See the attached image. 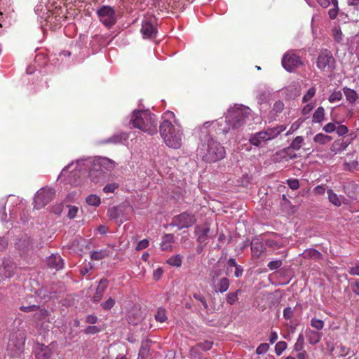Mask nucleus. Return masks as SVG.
Here are the masks:
<instances>
[{
    "label": "nucleus",
    "instance_id": "20e7f679",
    "mask_svg": "<svg viewBox=\"0 0 359 359\" xmlns=\"http://www.w3.org/2000/svg\"><path fill=\"white\" fill-rule=\"evenodd\" d=\"M198 152L204 161L209 163L222 160L226 154L224 147L212 137L207 138L198 148Z\"/></svg>",
    "mask_w": 359,
    "mask_h": 359
},
{
    "label": "nucleus",
    "instance_id": "864d4df0",
    "mask_svg": "<svg viewBox=\"0 0 359 359\" xmlns=\"http://www.w3.org/2000/svg\"><path fill=\"white\" fill-rule=\"evenodd\" d=\"M269 348V345L266 343H262L259 345V346L256 349V353L258 355H262L268 351Z\"/></svg>",
    "mask_w": 359,
    "mask_h": 359
},
{
    "label": "nucleus",
    "instance_id": "49530a36",
    "mask_svg": "<svg viewBox=\"0 0 359 359\" xmlns=\"http://www.w3.org/2000/svg\"><path fill=\"white\" fill-rule=\"evenodd\" d=\"M286 348L287 343L285 341H278L275 346V352L278 355H280L286 349Z\"/></svg>",
    "mask_w": 359,
    "mask_h": 359
},
{
    "label": "nucleus",
    "instance_id": "c9c22d12",
    "mask_svg": "<svg viewBox=\"0 0 359 359\" xmlns=\"http://www.w3.org/2000/svg\"><path fill=\"white\" fill-rule=\"evenodd\" d=\"M166 311L163 308H158L155 314V319L160 323H164L167 320Z\"/></svg>",
    "mask_w": 359,
    "mask_h": 359
},
{
    "label": "nucleus",
    "instance_id": "2eb2a0df",
    "mask_svg": "<svg viewBox=\"0 0 359 359\" xmlns=\"http://www.w3.org/2000/svg\"><path fill=\"white\" fill-rule=\"evenodd\" d=\"M36 359H49L52 352L50 348L43 344H37L34 349Z\"/></svg>",
    "mask_w": 359,
    "mask_h": 359
},
{
    "label": "nucleus",
    "instance_id": "b1692460",
    "mask_svg": "<svg viewBox=\"0 0 359 359\" xmlns=\"http://www.w3.org/2000/svg\"><path fill=\"white\" fill-rule=\"evenodd\" d=\"M174 242V236L172 233L165 234L161 243V247L163 250L170 251L172 250V244Z\"/></svg>",
    "mask_w": 359,
    "mask_h": 359
},
{
    "label": "nucleus",
    "instance_id": "338daca9",
    "mask_svg": "<svg viewBox=\"0 0 359 359\" xmlns=\"http://www.w3.org/2000/svg\"><path fill=\"white\" fill-rule=\"evenodd\" d=\"M325 187L323 184L316 186L313 189V192L316 195H323L325 194Z\"/></svg>",
    "mask_w": 359,
    "mask_h": 359
},
{
    "label": "nucleus",
    "instance_id": "0eeeda50",
    "mask_svg": "<svg viewBox=\"0 0 359 359\" xmlns=\"http://www.w3.org/2000/svg\"><path fill=\"white\" fill-rule=\"evenodd\" d=\"M96 13L100 21L107 28L113 27L117 21L116 11L109 6H101Z\"/></svg>",
    "mask_w": 359,
    "mask_h": 359
},
{
    "label": "nucleus",
    "instance_id": "e2e57ef3",
    "mask_svg": "<svg viewBox=\"0 0 359 359\" xmlns=\"http://www.w3.org/2000/svg\"><path fill=\"white\" fill-rule=\"evenodd\" d=\"M212 346V342L211 341H205L203 343L198 344L197 347L200 348L203 351H208L211 349Z\"/></svg>",
    "mask_w": 359,
    "mask_h": 359
},
{
    "label": "nucleus",
    "instance_id": "72a5a7b5",
    "mask_svg": "<svg viewBox=\"0 0 359 359\" xmlns=\"http://www.w3.org/2000/svg\"><path fill=\"white\" fill-rule=\"evenodd\" d=\"M109 255L107 250L94 251L91 253L90 257L93 260H101Z\"/></svg>",
    "mask_w": 359,
    "mask_h": 359
},
{
    "label": "nucleus",
    "instance_id": "bb28decb",
    "mask_svg": "<svg viewBox=\"0 0 359 359\" xmlns=\"http://www.w3.org/2000/svg\"><path fill=\"white\" fill-rule=\"evenodd\" d=\"M285 128L283 126L268 128L264 132L266 133V136L268 140H271L276 137L280 133L284 131Z\"/></svg>",
    "mask_w": 359,
    "mask_h": 359
},
{
    "label": "nucleus",
    "instance_id": "69168bd1",
    "mask_svg": "<svg viewBox=\"0 0 359 359\" xmlns=\"http://www.w3.org/2000/svg\"><path fill=\"white\" fill-rule=\"evenodd\" d=\"M149 245V241L147 239H143L142 241H140L137 246H136V250H142L146 248H147Z\"/></svg>",
    "mask_w": 359,
    "mask_h": 359
},
{
    "label": "nucleus",
    "instance_id": "423d86ee",
    "mask_svg": "<svg viewBox=\"0 0 359 359\" xmlns=\"http://www.w3.org/2000/svg\"><path fill=\"white\" fill-rule=\"evenodd\" d=\"M337 62L333 54L328 49H323L316 59L318 69L323 73L332 74L336 69Z\"/></svg>",
    "mask_w": 359,
    "mask_h": 359
},
{
    "label": "nucleus",
    "instance_id": "a211bd4d",
    "mask_svg": "<svg viewBox=\"0 0 359 359\" xmlns=\"http://www.w3.org/2000/svg\"><path fill=\"white\" fill-rule=\"evenodd\" d=\"M8 351L12 357H18L24 350V342L21 341L17 345L15 344L13 340H10L8 345Z\"/></svg>",
    "mask_w": 359,
    "mask_h": 359
},
{
    "label": "nucleus",
    "instance_id": "1a4fd4ad",
    "mask_svg": "<svg viewBox=\"0 0 359 359\" xmlns=\"http://www.w3.org/2000/svg\"><path fill=\"white\" fill-rule=\"evenodd\" d=\"M196 222L194 215L184 212L173 217L171 225L177 226L179 229L189 228Z\"/></svg>",
    "mask_w": 359,
    "mask_h": 359
},
{
    "label": "nucleus",
    "instance_id": "4c0bfd02",
    "mask_svg": "<svg viewBox=\"0 0 359 359\" xmlns=\"http://www.w3.org/2000/svg\"><path fill=\"white\" fill-rule=\"evenodd\" d=\"M304 140L302 136H297L290 144V147L296 151L300 149L304 142Z\"/></svg>",
    "mask_w": 359,
    "mask_h": 359
},
{
    "label": "nucleus",
    "instance_id": "9b49d317",
    "mask_svg": "<svg viewBox=\"0 0 359 359\" xmlns=\"http://www.w3.org/2000/svg\"><path fill=\"white\" fill-rule=\"evenodd\" d=\"M210 232V226L206 223L196 226L195 228V234L196 236L197 241L201 243H206L210 238L215 236L211 235Z\"/></svg>",
    "mask_w": 359,
    "mask_h": 359
},
{
    "label": "nucleus",
    "instance_id": "13d9d810",
    "mask_svg": "<svg viewBox=\"0 0 359 359\" xmlns=\"http://www.w3.org/2000/svg\"><path fill=\"white\" fill-rule=\"evenodd\" d=\"M330 150L334 154H337L342 151L340 147V145H339V140H335L333 142V143L332 144V145L330 147Z\"/></svg>",
    "mask_w": 359,
    "mask_h": 359
},
{
    "label": "nucleus",
    "instance_id": "5fc2aeb1",
    "mask_svg": "<svg viewBox=\"0 0 359 359\" xmlns=\"http://www.w3.org/2000/svg\"><path fill=\"white\" fill-rule=\"evenodd\" d=\"M344 165L345 170H353V169L357 168V166L358 165V161L353 160L348 162H345Z\"/></svg>",
    "mask_w": 359,
    "mask_h": 359
},
{
    "label": "nucleus",
    "instance_id": "bf43d9fd",
    "mask_svg": "<svg viewBox=\"0 0 359 359\" xmlns=\"http://www.w3.org/2000/svg\"><path fill=\"white\" fill-rule=\"evenodd\" d=\"M351 287L353 292L356 295H359V280L354 279L351 283Z\"/></svg>",
    "mask_w": 359,
    "mask_h": 359
},
{
    "label": "nucleus",
    "instance_id": "774afa93",
    "mask_svg": "<svg viewBox=\"0 0 359 359\" xmlns=\"http://www.w3.org/2000/svg\"><path fill=\"white\" fill-rule=\"evenodd\" d=\"M333 35H334V40L337 41V42H341V40H342V33L341 32L337 29V28H334L333 29Z\"/></svg>",
    "mask_w": 359,
    "mask_h": 359
},
{
    "label": "nucleus",
    "instance_id": "f3484780",
    "mask_svg": "<svg viewBox=\"0 0 359 359\" xmlns=\"http://www.w3.org/2000/svg\"><path fill=\"white\" fill-rule=\"evenodd\" d=\"M63 260L60 256L57 255H52L47 259V265L52 269L58 271L63 268Z\"/></svg>",
    "mask_w": 359,
    "mask_h": 359
},
{
    "label": "nucleus",
    "instance_id": "de8ad7c7",
    "mask_svg": "<svg viewBox=\"0 0 359 359\" xmlns=\"http://www.w3.org/2000/svg\"><path fill=\"white\" fill-rule=\"evenodd\" d=\"M284 109V103L282 101H276L273 107L272 111L274 112L276 115L281 113Z\"/></svg>",
    "mask_w": 359,
    "mask_h": 359
},
{
    "label": "nucleus",
    "instance_id": "e433bc0d",
    "mask_svg": "<svg viewBox=\"0 0 359 359\" xmlns=\"http://www.w3.org/2000/svg\"><path fill=\"white\" fill-rule=\"evenodd\" d=\"M182 256L180 255H176L170 257L167 263L171 266L179 267L182 265Z\"/></svg>",
    "mask_w": 359,
    "mask_h": 359
},
{
    "label": "nucleus",
    "instance_id": "f704fd0d",
    "mask_svg": "<svg viewBox=\"0 0 359 359\" xmlns=\"http://www.w3.org/2000/svg\"><path fill=\"white\" fill-rule=\"evenodd\" d=\"M241 293L240 290H237L233 292H229L226 294V302L230 304H234L238 300V294Z\"/></svg>",
    "mask_w": 359,
    "mask_h": 359
},
{
    "label": "nucleus",
    "instance_id": "6ab92c4d",
    "mask_svg": "<svg viewBox=\"0 0 359 359\" xmlns=\"http://www.w3.org/2000/svg\"><path fill=\"white\" fill-rule=\"evenodd\" d=\"M108 281L106 279H101L100 280L99 285L96 289V292L93 296V302H98L101 300L102 297L104 295L105 290L107 287Z\"/></svg>",
    "mask_w": 359,
    "mask_h": 359
},
{
    "label": "nucleus",
    "instance_id": "052dcab7",
    "mask_svg": "<svg viewBox=\"0 0 359 359\" xmlns=\"http://www.w3.org/2000/svg\"><path fill=\"white\" fill-rule=\"evenodd\" d=\"M287 185L293 190H296L299 187V183L297 179H289L287 180Z\"/></svg>",
    "mask_w": 359,
    "mask_h": 359
},
{
    "label": "nucleus",
    "instance_id": "5701e85b",
    "mask_svg": "<svg viewBox=\"0 0 359 359\" xmlns=\"http://www.w3.org/2000/svg\"><path fill=\"white\" fill-rule=\"evenodd\" d=\"M269 141L266 136V133L261 131L253 135L250 139V142L255 146H259L263 142Z\"/></svg>",
    "mask_w": 359,
    "mask_h": 359
},
{
    "label": "nucleus",
    "instance_id": "39448f33",
    "mask_svg": "<svg viewBox=\"0 0 359 359\" xmlns=\"http://www.w3.org/2000/svg\"><path fill=\"white\" fill-rule=\"evenodd\" d=\"M116 166V163L107 158L102 157L94 160L90 176L95 183L100 182L104 178L105 171H111Z\"/></svg>",
    "mask_w": 359,
    "mask_h": 359
},
{
    "label": "nucleus",
    "instance_id": "4468645a",
    "mask_svg": "<svg viewBox=\"0 0 359 359\" xmlns=\"http://www.w3.org/2000/svg\"><path fill=\"white\" fill-rule=\"evenodd\" d=\"M327 194L328 195L329 201L337 207L341 206L342 204H348V200L346 199L343 196H338L334 191L331 189L327 191Z\"/></svg>",
    "mask_w": 359,
    "mask_h": 359
},
{
    "label": "nucleus",
    "instance_id": "8fccbe9b",
    "mask_svg": "<svg viewBox=\"0 0 359 359\" xmlns=\"http://www.w3.org/2000/svg\"><path fill=\"white\" fill-rule=\"evenodd\" d=\"M222 270L216 266H214L210 273V283L213 282L214 279H218V277L221 275Z\"/></svg>",
    "mask_w": 359,
    "mask_h": 359
},
{
    "label": "nucleus",
    "instance_id": "dca6fc26",
    "mask_svg": "<svg viewBox=\"0 0 359 359\" xmlns=\"http://www.w3.org/2000/svg\"><path fill=\"white\" fill-rule=\"evenodd\" d=\"M141 32L144 38H152L156 34V29L151 22L146 20L142 22Z\"/></svg>",
    "mask_w": 359,
    "mask_h": 359
},
{
    "label": "nucleus",
    "instance_id": "7c9ffc66",
    "mask_svg": "<svg viewBox=\"0 0 359 359\" xmlns=\"http://www.w3.org/2000/svg\"><path fill=\"white\" fill-rule=\"evenodd\" d=\"M332 140V137L331 136L323 133H318L313 137V141L320 145H325L330 142Z\"/></svg>",
    "mask_w": 359,
    "mask_h": 359
},
{
    "label": "nucleus",
    "instance_id": "58836bf2",
    "mask_svg": "<svg viewBox=\"0 0 359 359\" xmlns=\"http://www.w3.org/2000/svg\"><path fill=\"white\" fill-rule=\"evenodd\" d=\"M330 4L334 6L333 8H331L328 11L329 16L331 19H335L338 15V1L337 0H331Z\"/></svg>",
    "mask_w": 359,
    "mask_h": 359
},
{
    "label": "nucleus",
    "instance_id": "473e14b6",
    "mask_svg": "<svg viewBox=\"0 0 359 359\" xmlns=\"http://www.w3.org/2000/svg\"><path fill=\"white\" fill-rule=\"evenodd\" d=\"M149 353V346L147 342L142 343L138 359H148V354Z\"/></svg>",
    "mask_w": 359,
    "mask_h": 359
},
{
    "label": "nucleus",
    "instance_id": "603ef678",
    "mask_svg": "<svg viewBox=\"0 0 359 359\" xmlns=\"http://www.w3.org/2000/svg\"><path fill=\"white\" fill-rule=\"evenodd\" d=\"M115 304L114 299L109 297L107 300L104 302L101 306L104 310L111 309Z\"/></svg>",
    "mask_w": 359,
    "mask_h": 359
},
{
    "label": "nucleus",
    "instance_id": "2f4dec72",
    "mask_svg": "<svg viewBox=\"0 0 359 359\" xmlns=\"http://www.w3.org/2000/svg\"><path fill=\"white\" fill-rule=\"evenodd\" d=\"M86 202L89 205L97 207L100 205L101 200L98 196L95 194H90L86 197Z\"/></svg>",
    "mask_w": 359,
    "mask_h": 359
},
{
    "label": "nucleus",
    "instance_id": "4be33fe9",
    "mask_svg": "<svg viewBox=\"0 0 359 359\" xmlns=\"http://www.w3.org/2000/svg\"><path fill=\"white\" fill-rule=\"evenodd\" d=\"M286 95L289 98H294L300 94V85L298 82H292L285 88Z\"/></svg>",
    "mask_w": 359,
    "mask_h": 359
},
{
    "label": "nucleus",
    "instance_id": "a878e982",
    "mask_svg": "<svg viewBox=\"0 0 359 359\" xmlns=\"http://www.w3.org/2000/svg\"><path fill=\"white\" fill-rule=\"evenodd\" d=\"M306 334L309 344L312 345L318 344L322 337V334L320 333L312 330H307L306 331Z\"/></svg>",
    "mask_w": 359,
    "mask_h": 359
},
{
    "label": "nucleus",
    "instance_id": "9d476101",
    "mask_svg": "<svg viewBox=\"0 0 359 359\" xmlns=\"http://www.w3.org/2000/svg\"><path fill=\"white\" fill-rule=\"evenodd\" d=\"M301 65L300 57L292 52L285 53L282 59V65L287 72H293Z\"/></svg>",
    "mask_w": 359,
    "mask_h": 359
},
{
    "label": "nucleus",
    "instance_id": "c756f323",
    "mask_svg": "<svg viewBox=\"0 0 359 359\" xmlns=\"http://www.w3.org/2000/svg\"><path fill=\"white\" fill-rule=\"evenodd\" d=\"M325 109L323 107H318L314 111L312 116L313 123H321L325 119Z\"/></svg>",
    "mask_w": 359,
    "mask_h": 359
},
{
    "label": "nucleus",
    "instance_id": "a19ab883",
    "mask_svg": "<svg viewBox=\"0 0 359 359\" xmlns=\"http://www.w3.org/2000/svg\"><path fill=\"white\" fill-rule=\"evenodd\" d=\"M304 346V337L303 334H299V337L297 339V341L294 346V349L296 351H303Z\"/></svg>",
    "mask_w": 359,
    "mask_h": 359
},
{
    "label": "nucleus",
    "instance_id": "09e8293b",
    "mask_svg": "<svg viewBox=\"0 0 359 359\" xmlns=\"http://www.w3.org/2000/svg\"><path fill=\"white\" fill-rule=\"evenodd\" d=\"M311 325L317 330H321L324 327V322L322 320L313 318L311 320Z\"/></svg>",
    "mask_w": 359,
    "mask_h": 359
},
{
    "label": "nucleus",
    "instance_id": "680f3d73",
    "mask_svg": "<svg viewBox=\"0 0 359 359\" xmlns=\"http://www.w3.org/2000/svg\"><path fill=\"white\" fill-rule=\"evenodd\" d=\"M78 210H79V208L76 206L69 205L67 216L70 219L74 218L78 212Z\"/></svg>",
    "mask_w": 359,
    "mask_h": 359
},
{
    "label": "nucleus",
    "instance_id": "f8f14e48",
    "mask_svg": "<svg viewBox=\"0 0 359 359\" xmlns=\"http://www.w3.org/2000/svg\"><path fill=\"white\" fill-rule=\"evenodd\" d=\"M49 313L45 309L40 308L38 306V309H36L34 313V325L36 328L42 329L43 324L48 322Z\"/></svg>",
    "mask_w": 359,
    "mask_h": 359
},
{
    "label": "nucleus",
    "instance_id": "7ed1b4c3",
    "mask_svg": "<svg viewBox=\"0 0 359 359\" xmlns=\"http://www.w3.org/2000/svg\"><path fill=\"white\" fill-rule=\"evenodd\" d=\"M157 118L148 110H135L129 121L130 128H135L142 131L154 135L157 133Z\"/></svg>",
    "mask_w": 359,
    "mask_h": 359
},
{
    "label": "nucleus",
    "instance_id": "f257e3e1",
    "mask_svg": "<svg viewBox=\"0 0 359 359\" xmlns=\"http://www.w3.org/2000/svg\"><path fill=\"white\" fill-rule=\"evenodd\" d=\"M250 113L251 109L249 107L241 104H235L234 107L228 109L224 121H207L204 123L203 127L208 128L212 126L217 131L226 134L229 132L231 128L238 129L243 126Z\"/></svg>",
    "mask_w": 359,
    "mask_h": 359
},
{
    "label": "nucleus",
    "instance_id": "6e6d98bb",
    "mask_svg": "<svg viewBox=\"0 0 359 359\" xmlns=\"http://www.w3.org/2000/svg\"><path fill=\"white\" fill-rule=\"evenodd\" d=\"M267 266L270 270H275L282 266V261L280 259L271 261L268 263Z\"/></svg>",
    "mask_w": 359,
    "mask_h": 359
},
{
    "label": "nucleus",
    "instance_id": "f03ea898",
    "mask_svg": "<svg viewBox=\"0 0 359 359\" xmlns=\"http://www.w3.org/2000/svg\"><path fill=\"white\" fill-rule=\"evenodd\" d=\"M175 117L173 112L168 111L163 115V122L160 125V133L165 143L170 147L178 149L182 145V130L180 126H174L171 118Z\"/></svg>",
    "mask_w": 359,
    "mask_h": 359
},
{
    "label": "nucleus",
    "instance_id": "cd10ccee",
    "mask_svg": "<svg viewBox=\"0 0 359 359\" xmlns=\"http://www.w3.org/2000/svg\"><path fill=\"white\" fill-rule=\"evenodd\" d=\"M128 137V135L126 133H121L115 134L110 138L104 140V143L119 144L122 143L123 141H126Z\"/></svg>",
    "mask_w": 359,
    "mask_h": 359
},
{
    "label": "nucleus",
    "instance_id": "c03bdc74",
    "mask_svg": "<svg viewBox=\"0 0 359 359\" xmlns=\"http://www.w3.org/2000/svg\"><path fill=\"white\" fill-rule=\"evenodd\" d=\"M316 92V89L315 87L310 88L307 90L306 94L303 96L302 102L304 103L308 102L310 100H311L314 97Z\"/></svg>",
    "mask_w": 359,
    "mask_h": 359
},
{
    "label": "nucleus",
    "instance_id": "a18cd8bd",
    "mask_svg": "<svg viewBox=\"0 0 359 359\" xmlns=\"http://www.w3.org/2000/svg\"><path fill=\"white\" fill-rule=\"evenodd\" d=\"M348 272L352 276H359V262L353 263L348 267Z\"/></svg>",
    "mask_w": 359,
    "mask_h": 359
},
{
    "label": "nucleus",
    "instance_id": "4d7b16f0",
    "mask_svg": "<svg viewBox=\"0 0 359 359\" xmlns=\"http://www.w3.org/2000/svg\"><path fill=\"white\" fill-rule=\"evenodd\" d=\"M118 187V184L116 183L109 184L104 187L103 191L107 194L113 193Z\"/></svg>",
    "mask_w": 359,
    "mask_h": 359
},
{
    "label": "nucleus",
    "instance_id": "79ce46f5",
    "mask_svg": "<svg viewBox=\"0 0 359 359\" xmlns=\"http://www.w3.org/2000/svg\"><path fill=\"white\" fill-rule=\"evenodd\" d=\"M342 93L339 90L333 91L329 96L328 101L330 103L340 101L342 99Z\"/></svg>",
    "mask_w": 359,
    "mask_h": 359
},
{
    "label": "nucleus",
    "instance_id": "ea45409f",
    "mask_svg": "<svg viewBox=\"0 0 359 359\" xmlns=\"http://www.w3.org/2000/svg\"><path fill=\"white\" fill-rule=\"evenodd\" d=\"M337 134L341 137L346 135L348 133V128L346 126L341 124L340 122L337 121L336 127Z\"/></svg>",
    "mask_w": 359,
    "mask_h": 359
},
{
    "label": "nucleus",
    "instance_id": "393cba45",
    "mask_svg": "<svg viewBox=\"0 0 359 359\" xmlns=\"http://www.w3.org/2000/svg\"><path fill=\"white\" fill-rule=\"evenodd\" d=\"M108 215L111 219L116 220L117 222L123 223V219L121 216L123 210L120 207H112L108 210Z\"/></svg>",
    "mask_w": 359,
    "mask_h": 359
},
{
    "label": "nucleus",
    "instance_id": "3c124183",
    "mask_svg": "<svg viewBox=\"0 0 359 359\" xmlns=\"http://www.w3.org/2000/svg\"><path fill=\"white\" fill-rule=\"evenodd\" d=\"M337 122H330L325 125L323 130L327 133H332L336 130Z\"/></svg>",
    "mask_w": 359,
    "mask_h": 359
},
{
    "label": "nucleus",
    "instance_id": "6e6552de",
    "mask_svg": "<svg viewBox=\"0 0 359 359\" xmlns=\"http://www.w3.org/2000/svg\"><path fill=\"white\" fill-rule=\"evenodd\" d=\"M55 194V190L52 188L47 187L39 190L34 197L35 208H43L53 200Z\"/></svg>",
    "mask_w": 359,
    "mask_h": 359
},
{
    "label": "nucleus",
    "instance_id": "0e129e2a",
    "mask_svg": "<svg viewBox=\"0 0 359 359\" xmlns=\"http://www.w3.org/2000/svg\"><path fill=\"white\" fill-rule=\"evenodd\" d=\"M292 316L293 309L290 306L286 307L283 311V317L287 320H290L292 318Z\"/></svg>",
    "mask_w": 359,
    "mask_h": 359
},
{
    "label": "nucleus",
    "instance_id": "ddd939ff",
    "mask_svg": "<svg viewBox=\"0 0 359 359\" xmlns=\"http://www.w3.org/2000/svg\"><path fill=\"white\" fill-rule=\"evenodd\" d=\"M210 284L214 292L224 293L228 290L230 282L226 277H222L221 278L214 279L213 282Z\"/></svg>",
    "mask_w": 359,
    "mask_h": 359
},
{
    "label": "nucleus",
    "instance_id": "37998d69",
    "mask_svg": "<svg viewBox=\"0 0 359 359\" xmlns=\"http://www.w3.org/2000/svg\"><path fill=\"white\" fill-rule=\"evenodd\" d=\"M251 250L254 255L259 257L262 252V245L259 242H253L251 244Z\"/></svg>",
    "mask_w": 359,
    "mask_h": 359
},
{
    "label": "nucleus",
    "instance_id": "412c9836",
    "mask_svg": "<svg viewBox=\"0 0 359 359\" xmlns=\"http://www.w3.org/2000/svg\"><path fill=\"white\" fill-rule=\"evenodd\" d=\"M15 269L14 264L4 263V266L0 267V279L11 278L14 274Z\"/></svg>",
    "mask_w": 359,
    "mask_h": 359
},
{
    "label": "nucleus",
    "instance_id": "c85d7f7f",
    "mask_svg": "<svg viewBox=\"0 0 359 359\" xmlns=\"http://www.w3.org/2000/svg\"><path fill=\"white\" fill-rule=\"evenodd\" d=\"M302 256L305 259H313L317 260L321 258L322 255L318 250L311 248L304 250L302 253Z\"/></svg>",
    "mask_w": 359,
    "mask_h": 359
},
{
    "label": "nucleus",
    "instance_id": "aec40b11",
    "mask_svg": "<svg viewBox=\"0 0 359 359\" xmlns=\"http://www.w3.org/2000/svg\"><path fill=\"white\" fill-rule=\"evenodd\" d=\"M342 90L346 101L349 104H354L359 99V95L353 89L349 88L348 87H344Z\"/></svg>",
    "mask_w": 359,
    "mask_h": 359
}]
</instances>
